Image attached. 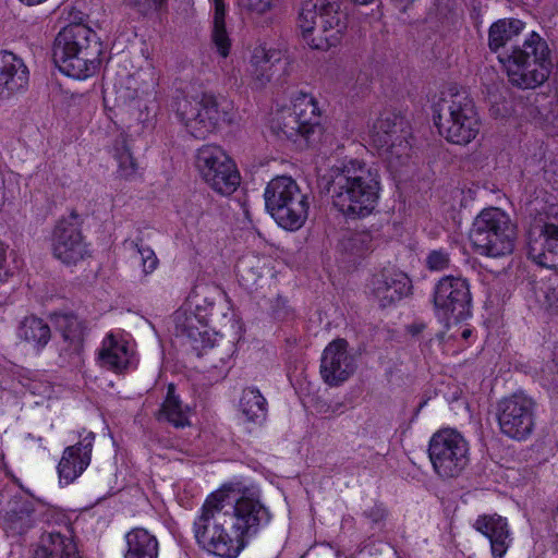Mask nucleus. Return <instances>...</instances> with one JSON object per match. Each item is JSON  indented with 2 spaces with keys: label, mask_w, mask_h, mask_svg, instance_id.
I'll use <instances>...</instances> for the list:
<instances>
[{
  "label": "nucleus",
  "mask_w": 558,
  "mask_h": 558,
  "mask_svg": "<svg viewBox=\"0 0 558 558\" xmlns=\"http://www.w3.org/2000/svg\"><path fill=\"white\" fill-rule=\"evenodd\" d=\"M319 109L317 101L311 95L303 94L293 102V113L278 124V135L296 142L300 137L310 143L315 133H320Z\"/></svg>",
  "instance_id": "nucleus-13"
},
{
  "label": "nucleus",
  "mask_w": 558,
  "mask_h": 558,
  "mask_svg": "<svg viewBox=\"0 0 558 558\" xmlns=\"http://www.w3.org/2000/svg\"><path fill=\"white\" fill-rule=\"evenodd\" d=\"M130 244L132 247L136 248V251L141 255L144 274L148 275L153 272L158 265V258L155 252L150 247L144 246L142 239L131 241Z\"/></svg>",
  "instance_id": "nucleus-35"
},
{
  "label": "nucleus",
  "mask_w": 558,
  "mask_h": 558,
  "mask_svg": "<svg viewBox=\"0 0 558 558\" xmlns=\"http://www.w3.org/2000/svg\"><path fill=\"white\" fill-rule=\"evenodd\" d=\"M0 61L5 63L3 69L5 86L9 89V98L23 90L29 78V72L24 61L15 53L8 50H0Z\"/></svg>",
  "instance_id": "nucleus-27"
},
{
  "label": "nucleus",
  "mask_w": 558,
  "mask_h": 558,
  "mask_svg": "<svg viewBox=\"0 0 558 558\" xmlns=\"http://www.w3.org/2000/svg\"><path fill=\"white\" fill-rule=\"evenodd\" d=\"M425 265L430 271L445 270L450 265V254L442 248L433 250L427 254Z\"/></svg>",
  "instance_id": "nucleus-38"
},
{
  "label": "nucleus",
  "mask_w": 558,
  "mask_h": 558,
  "mask_svg": "<svg viewBox=\"0 0 558 558\" xmlns=\"http://www.w3.org/2000/svg\"><path fill=\"white\" fill-rule=\"evenodd\" d=\"M52 319L57 330L61 332L64 342L68 343L61 351V357L69 363L78 364L87 330L85 320L80 319L74 313H56Z\"/></svg>",
  "instance_id": "nucleus-19"
},
{
  "label": "nucleus",
  "mask_w": 558,
  "mask_h": 558,
  "mask_svg": "<svg viewBox=\"0 0 558 558\" xmlns=\"http://www.w3.org/2000/svg\"><path fill=\"white\" fill-rule=\"evenodd\" d=\"M116 158L119 163L118 172L123 178H129L133 175L136 171V162L133 158L130 149L125 146V143L123 142V145L121 148H117V155Z\"/></svg>",
  "instance_id": "nucleus-36"
},
{
  "label": "nucleus",
  "mask_w": 558,
  "mask_h": 558,
  "mask_svg": "<svg viewBox=\"0 0 558 558\" xmlns=\"http://www.w3.org/2000/svg\"><path fill=\"white\" fill-rule=\"evenodd\" d=\"M82 222L80 215L72 210L69 217L60 219L53 229V255L66 265L76 264L88 254L81 230Z\"/></svg>",
  "instance_id": "nucleus-14"
},
{
  "label": "nucleus",
  "mask_w": 558,
  "mask_h": 558,
  "mask_svg": "<svg viewBox=\"0 0 558 558\" xmlns=\"http://www.w3.org/2000/svg\"><path fill=\"white\" fill-rule=\"evenodd\" d=\"M497 417L505 435L525 439L534 428V402L523 393H513L499 402Z\"/></svg>",
  "instance_id": "nucleus-12"
},
{
  "label": "nucleus",
  "mask_w": 558,
  "mask_h": 558,
  "mask_svg": "<svg viewBox=\"0 0 558 558\" xmlns=\"http://www.w3.org/2000/svg\"><path fill=\"white\" fill-rule=\"evenodd\" d=\"M189 407H183L179 396L175 395V386L168 385L167 397L158 411L157 420L167 421L175 428H183L190 425L189 421Z\"/></svg>",
  "instance_id": "nucleus-29"
},
{
  "label": "nucleus",
  "mask_w": 558,
  "mask_h": 558,
  "mask_svg": "<svg viewBox=\"0 0 558 558\" xmlns=\"http://www.w3.org/2000/svg\"><path fill=\"white\" fill-rule=\"evenodd\" d=\"M518 19H502L493 23L488 31V47L498 52V60L504 65L509 83L521 89H534L549 77L553 63L550 49L545 39L535 32L522 44L508 45L524 28Z\"/></svg>",
  "instance_id": "nucleus-2"
},
{
  "label": "nucleus",
  "mask_w": 558,
  "mask_h": 558,
  "mask_svg": "<svg viewBox=\"0 0 558 558\" xmlns=\"http://www.w3.org/2000/svg\"><path fill=\"white\" fill-rule=\"evenodd\" d=\"M19 337L34 344L37 349L47 345L51 338V330L47 323L36 316L25 317L19 327Z\"/></svg>",
  "instance_id": "nucleus-31"
},
{
  "label": "nucleus",
  "mask_w": 558,
  "mask_h": 558,
  "mask_svg": "<svg viewBox=\"0 0 558 558\" xmlns=\"http://www.w3.org/2000/svg\"><path fill=\"white\" fill-rule=\"evenodd\" d=\"M94 440L95 434L88 432L80 442L64 449L58 472L65 484L72 483L89 465Z\"/></svg>",
  "instance_id": "nucleus-20"
},
{
  "label": "nucleus",
  "mask_w": 558,
  "mask_h": 558,
  "mask_svg": "<svg viewBox=\"0 0 558 558\" xmlns=\"http://www.w3.org/2000/svg\"><path fill=\"white\" fill-rule=\"evenodd\" d=\"M389 122V126L388 128H383L385 131H387L388 134H392V132L395 131V128L392 126V123L396 122V124L399 122V121H407L405 118L403 116H401L400 113H396V112H392V111H385L380 114V117L375 121V123L373 124V128H377L379 126L381 123L383 124H386V122Z\"/></svg>",
  "instance_id": "nucleus-42"
},
{
  "label": "nucleus",
  "mask_w": 558,
  "mask_h": 558,
  "mask_svg": "<svg viewBox=\"0 0 558 558\" xmlns=\"http://www.w3.org/2000/svg\"><path fill=\"white\" fill-rule=\"evenodd\" d=\"M172 109L186 131L198 140L232 121L231 102L209 93L197 97L179 95L173 99Z\"/></svg>",
  "instance_id": "nucleus-6"
},
{
  "label": "nucleus",
  "mask_w": 558,
  "mask_h": 558,
  "mask_svg": "<svg viewBox=\"0 0 558 558\" xmlns=\"http://www.w3.org/2000/svg\"><path fill=\"white\" fill-rule=\"evenodd\" d=\"M207 529H208V530H206V531H205V534H207V535L213 534V532H214V521H213V520H211V521H210V523L208 524V527H207Z\"/></svg>",
  "instance_id": "nucleus-49"
},
{
  "label": "nucleus",
  "mask_w": 558,
  "mask_h": 558,
  "mask_svg": "<svg viewBox=\"0 0 558 558\" xmlns=\"http://www.w3.org/2000/svg\"><path fill=\"white\" fill-rule=\"evenodd\" d=\"M474 527L489 538L494 558H502L508 549L509 537L506 519L497 514L483 515L475 521Z\"/></svg>",
  "instance_id": "nucleus-23"
},
{
  "label": "nucleus",
  "mask_w": 558,
  "mask_h": 558,
  "mask_svg": "<svg viewBox=\"0 0 558 558\" xmlns=\"http://www.w3.org/2000/svg\"><path fill=\"white\" fill-rule=\"evenodd\" d=\"M470 240L481 255L494 258L507 256L514 250L517 227L501 209L485 208L473 221Z\"/></svg>",
  "instance_id": "nucleus-7"
},
{
  "label": "nucleus",
  "mask_w": 558,
  "mask_h": 558,
  "mask_svg": "<svg viewBox=\"0 0 558 558\" xmlns=\"http://www.w3.org/2000/svg\"><path fill=\"white\" fill-rule=\"evenodd\" d=\"M433 304L436 314L446 320L459 323L468 319L472 316L469 281L462 277H442L434 288Z\"/></svg>",
  "instance_id": "nucleus-11"
},
{
  "label": "nucleus",
  "mask_w": 558,
  "mask_h": 558,
  "mask_svg": "<svg viewBox=\"0 0 558 558\" xmlns=\"http://www.w3.org/2000/svg\"><path fill=\"white\" fill-rule=\"evenodd\" d=\"M130 357L128 342L117 340L112 333L105 338L99 352V361L102 367L121 373L129 366Z\"/></svg>",
  "instance_id": "nucleus-26"
},
{
  "label": "nucleus",
  "mask_w": 558,
  "mask_h": 558,
  "mask_svg": "<svg viewBox=\"0 0 558 558\" xmlns=\"http://www.w3.org/2000/svg\"><path fill=\"white\" fill-rule=\"evenodd\" d=\"M197 301L194 312L196 313L197 323L206 327L216 324L225 316L223 311L227 308L222 292L217 288H206L203 291V298L196 295Z\"/></svg>",
  "instance_id": "nucleus-24"
},
{
  "label": "nucleus",
  "mask_w": 558,
  "mask_h": 558,
  "mask_svg": "<svg viewBox=\"0 0 558 558\" xmlns=\"http://www.w3.org/2000/svg\"><path fill=\"white\" fill-rule=\"evenodd\" d=\"M348 341L336 339L324 350L320 360V375L329 386L345 381L355 371L353 356L348 352Z\"/></svg>",
  "instance_id": "nucleus-18"
},
{
  "label": "nucleus",
  "mask_w": 558,
  "mask_h": 558,
  "mask_svg": "<svg viewBox=\"0 0 558 558\" xmlns=\"http://www.w3.org/2000/svg\"><path fill=\"white\" fill-rule=\"evenodd\" d=\"M195 322H197L196 313L193 312L185 316L182 323H178V328H180L182 335H185L193 340H197V337L203 333L197 327H195Z\"/></svg>",
  "instance_id": "nucleus-41"
},
{
  "label": "nucleus",
  "mask_w": 558,
  "mask_h": 558,
  "mask_svg": "<svg viewBox=\"0 0 558 558\" xmlns=\"http://www.w3.org/2000/svg\"><path fill=\"white\" fill-rule=\"evenodd\" d=\"M211 39L219 54L223 58L229 56L231 40L226 29V24H214Z\"/></svg>",
  "instance_id": "nucleus-37"
},
{
  "label": "nucleus",
  "mask_w": 558,
  "mask_h": 558,
  "mask_svg": "<svg viewBox=\"0 0 558 558\" xmlns=\"http://www.w3.org/2000/svg\"><path fill=\"white\" fill-rule=\"evenodd\" d=\"M428 456L434 471L442 478L458 477L469 464V446L454 429L435 433L428 445Z\"/></svg>",
  "instance_id": "nucleus-9"
},
{
  "label": "nucleus",
  "mask_w": 558,
  "mask_h": 558,
  "mask_svg": "<svg viewBox=\"0 0 558 558\" xmlns=\"http://www.w3.org/2000/svg\"><path fill=\"white\" fill-rule=\"evenodd\" d=\"M35 509L27 500H15L10 502V508L4 514L7 530L12 534H23L34 524Z\"/></svg>",
  "instance_id": "nucleus-30"
},
{
  "label": "nucleus",
  "mask_w": 558,
  "mask_h": 558,
  "mask_svg": "<svg viewBox=\"0 0 558 558\" xmlns=\"http://www.w3.org/2000/svg\"><path fill=\"white\" fill-rule=\"evenodd\" d=\"M388 128L389 122L380 124L377 128H372L371 137L378 153L384 157L391 168L397 169L398 167L405 163L410 158L412 149L409 141L411 136V129L408 121H399L392 123L395 131L392 134H388L383 128Z\"/></svg>",
  "instance_id": "nucleus-15"
},
{
  "label": "nucleus",
  "mask_w": 558,
  "mask_h": 558,
  "mask_svg": "<svg viewBox=\"0 0 558 558\" xmlns=\"http://www.w3.org/2000/svg\"><path fill=\"white\" fill-rule=\"evenodd\" d=\"M527 255L539 266L558 271V217L541 219L530 229Z\"/></svg>",
  "instance_id": "nucleus-16"
},
{
  "label": "nucleus",
  "mask_w": 558,
  "mask_h": 558,
  "mask_svg": "<svg viewBox=\"0 0 558 558\" xmlns=\"http://www.w3.org/2000/svg\"><path fill=\"white\" fill-rule=\"evenodd\" d=\"M102 51V43L90 27L72 23L54 38L52 60L65 75L84 80L97 71Z\"/></svg>",
  "instance_id": "nucleus-4"
},
{
  "label": "nucleus",
  "mask_w": 558,
  "mask_h": 558,
  "mask_svg": "<svg viewBox=\"0 0 558 558\" xmlns=\"http://www.w3.org/2000/svg\"><path fill=\"white\" fill-rule=\"evenodd\" d=\"M3 69H5V63L0 61V99L9 98V89L5 86V78L3 73Z\"/></svg>",
  "instance_id": "nucleus-48"
},
{
  "label": "nucleus",
  "mask_w": 558,
  "mask_h": 558,
  "mask_svg": "<svg viewBox=\"0 0 558 558\" xmlns=\"http://www.w3.org/2000/svg\"><path fill=\"white\" fill-rule=\"evenodd\" d=\"M215 4V12H214V24H226L225 17H226V4L225 0H213Z\"/></svg>",
  "instance_id": "nucleus-45"
},
{
  "label": "nucleus",
  "mask_w": 558,
  "mask_h": 558,
  "mask_svg": "<svg viewBox=\"0 0 558 558\" xmlns=\"http://www.w3.org/2000/svg\"><path fill=\"white\" fill-rule=\"evenodd\" d=\"M405 328L410 335H412L413 337H417L426 328V324L424 322H414L408 325Z\"/></svg>",
  "instance_id": "nucleus-47"
},
{
  "label": "nucleus",
  "mask_w": 558,
  "mask_h": 558,
  "mask_svg": "<svg viewBox=\"0 0 558 558\" xmlns=\"http://www.w3.org/2000/svg\"><path fill=\"white\" fill-rule=\"evenodd\" d=\"M269 510L258 498L238 496L230 486H222L205 500L194 522L197 543L221 558H235L246 538L255 535L270 521Z\"/></svg>",
  "instance_id": "nucleus-1"
},
{
  "label": "nucleus",
  "mask_w": 558,
  "mask_h": 558,
  "mask_svg": "<svg viewBox=\"0 0 558 558\" xmlns=\"http://www.w3.org/2000/svg\"><path fill=\"white\" fill-rule=\"evenodd\" d=\"M434 123L448 142L466 145L480 132L481 121L465 89H449L434 106Z\"/></svg>",
  "instance_id": "nucleus-5"
},
{
  "label": "nucleus",
  "mask_w": 558,
  "mask_h": 558,
  "mask_svg": "<svg viewBox=\"0 0 558 558\" xmlns=\"http://www.w3.org/2000/svg\"><path fill=\"white\" fill-rule=\"evenodd\" d=\"M411 289V280L402 271H381L372 278V292L381 307L408 296Z\"/></svg>",
  "instance_id": "nucleus-21"
},
{
  "label": "nucleus",
  "mask_w": 558,
  "mask_h": 558,
  "mask_svg": "<svg viewBox=\"0 0 558 558\" xmlns=\"http://www.w3.org/2000/svg\"><path fill=\"white\" fill-rule=\"evenodd\" d=\"M236 274L243 284H248L250 282H255L258 277L255 272L250 274L247 269V265L245 260H240L236 266Z\"/></svg>",
  "instance_id": "nucleus-43"
},
{
  "label": "nucleus",
  "mask_w": 558,
  "mask_h": 558,
  "mask_svg": "<svg viewBox=\"0 0 558 558\" xmlns=\"http://www.w3.org/2000/svg\"><path fill=\"white\" fill-rule=\"evenodd\" d=\"M340 248L352 256H363L373 248V236L369 231H348L340 242Z\"/></svg>",
  "instance_id": "nucleus-34"
},
{
  "label": "nucleus",
  "mask_w": 558,
  "mask_h": 558,
  "mask_svg": "<svg viewBox=\"0 0 558 558\" xmlns=\"http://www.w3.org/2000/svg\"><path fill=\"white\" fill-rule=\"evenodd\" d=\"M313 28L310 27L305 29L304 27H300L303 38L313 49L328 50L340 43L344 32H336L337 34H332L329 32V29H332L331 27H326V32H323L322 19H313Z\"/></svg>",
  "instance_id": "nucleus-32"
},
{
  "label": "nucleus",
  "mask_w": 558,
  "mask_h": 558,
  "mask_svg": "<svg viewBox=\"0 0 558 558\" xmlns=\"http://www.w3.org/2000/svg\"><path fill=\"white\" fill-rule=\"evenodd\" d=\"M470 336H471V330H470V329H464V330L462 331V337H463L464 339H468Z\"/></svg>",
  "instance_id": "nucleus-51"
},
{
  "label": "nucleus",
  "mask_w": 558,
  "mask_h": 558,
  "mask_svg": "<svg viewBox=\"0 0 558 558\" xmlns=\"http://www.w3.org/2000/svg\"><path fill=\"white\" fill-rule=\"evenodd\" d=\"M238 2L243 10L262 15L271 9L274 0H238Z\"/></svg>",
  "instance_id": "nucleus-40"
},
{
  "label": "nucleus",
  "mask_w": 558,
  "mask_h": 558,
  "mask_svg": "<svg viewBox=\"0 0 558 558\" xmlns=\"http://www.w3.org/2000/svg\"><path fill=\"white\" fill-rule=\"evenodd\" d=\"M332 205L348 218L371 215L378 203L380 179L377 169L364 162L350 161L332 170L327 184Z\"/></svg>",
  "instance_id": "nucleus-3"
},
{
  "label": "nucleus",
  "mask_w": 558,
  "mask_h": 558,
  "mask_svg": "<svg viewBox=\"0 0 558 558\" xmlns=\"http://www.w3.org/2000/svg\"><path fill=\"white\" fill-rule=\"evenodd\" d=\"M364 515L372 522L378 523L386 517V509L381 505H374L368 510L364 511Z\"/></svg>",
  "instance_id": "nucleus-44"
},
{
  "label": "nucleus",
  "mask_w": 558,
  "mask_h": 558,
  "mask_svg": "<svg viewBox=\"0 0 558 558\" xmlns=\"http://www.w3.org/2000/svg\"><path fill=\"white\" fill-rule=\"evenodd\" d=\"M196 166L206 183L221 195L232 194L240 185L235 163L223 149L205 145L197 150Z\"/></svg>",
  "instance_id": "nucleus-10"
},
{
  "label": "nucleus",
  "mask_w": 558,
  "mask_h": 558,
  "mask_svg": "<svg viewBox=\"0 0 558 558\" xmlns=\"http://www.w3.org/2000/svg\"><path fill=\"white\" fill-rule=\"evenodd\" d=\"M286 59L279 50L256 49L251 58L247 69L251 84L259 89L265 87L279 69H284Z\"/></svg>",
  "instance_id": "nucleus-22"
},
{
  "label": "nucleus",
  "mask_w": 558,
  "mask_h": 558,
  "mask_svg": "<svg viewBox=\"0 0 558 558\" xmlns=\"http://www.w3.org/2000/svg\"><path fill=\"white\" fill-rule=\"evenodd\" d=\"M265 205L276 222L287 230L300 229L307 219V195L287 175L274 178L265 190Z\"/></svg>",
  "instance_id": "nucleus-8"
},
{
  "label": "nucleus",
  "mask_w": 558,
  "mask_h": 558,
  "mask_svg": "<svg viewBox=\"0 0 558 558\" xmlns=\"http://www.w3.org/2000/svg\"><path fill=\"white\" fill-rule=\"evenodd\" d=\"M166 2L167 0H128L129 5L143 15L160 10Z\"/></svg>",
  "instance_id": "nucleus-39"
},
{
  "label": "nucleus",
  "mask_w": 558,
  "mask_h": 558,
  "mask_svg": "<svg viewBox=\"0 0 558 558\" xmlns=\"http://www.w3.org/2000/svg\"><path fill=\"white\" fill-rule=\"evenodd\" d=\"M313 19H322L323 32L331 27L329 32L337 34L345 32L348 27V16L341 11L340 0H303L298 17L299 27L313 28Z\"/></svg>",
  "instance_id": "nucleus-17"
},
{
  "label": "nucleus",
  "mask_w": 558,
  "mask_h": 558,
  "mask_svg": "<svg viewBox=\"0 0 558 558\" xmlns=\"http://www.w3.org/2000/svg\"><path fill=\"white\" fill-rule=\"evenodd\" d=\"M266 399L258 389L245 388L243 390L240 409L246 420L254 423H262L266 418Z\"/></svg>",
  "instance_id": "nucleus-33"
},
{
  "label": "nucleus",
  "mask_w": 558,
  "mask_h": 558,
  "mask_svg": "<svg viewBox=\"0 0 558 558\" xmlns=\"http://www.w3.org/2000/svg\"><path fill=\"white\" fill-rule=\"evenodd\" d=\"M36 558H81L73 539L61 535L59 532H50L41 535L39 545L35 551Z\"/></svg>",
  "instance_id": "nucleus-25"
},
{
  "label": "nucleus",
  "mask_w": 558,
  "mask_h": 558,
  "mask_svg": "<svg viewBox=\"0 0 558 558\" xmlns=\"http://www.w3.org/2000/svg\"><path fill=\"white\" fill-rule=\"evenodd\" d=\"M354 3H357V4H368L371 3L373 0H352Z\"/></svg>",
  "instance_id": "nucleus-50"
},
{
  "label": "nucleus",
  "mask_w": 558,
  "mask_h": 558,
  "mask_svg": "<svg viewBox=\"0 0 558 558\" xmlns=\"http://www.w3.org/2000/svg\"><path fill=\"white\" fill-rule=\"evenodd\" d=\"M545 299L548 307L555 306L558 302V289L554 287H547L545 291Z\"/></svg>",
  "instance_id": "nucleus-46"
},
{
  "label": "nucleus",
  "mask_w": 558,
  "mask_h": 558,
  "mask_svg": "<svg viewBox=\"0 0 558 558\" xmlns=\"http://www.w3.org/2000/svg\"><path fill=\"white\" fill-rule=\"evenodd\" d=\"M128 549L124 558H157L158 541L147 530L136 527L126 536Z\"/></svg>",
  "instance_id": "nucleus-28"
}]
</instances>
